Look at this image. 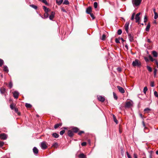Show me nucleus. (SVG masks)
<instances>
[{
  "label": "nucleus",
  "instance_id": "nucleus-1",
  "mask_svg": "<svg viewBox=\"0 0 158 158\" xmlns=\"http://www.w3.org/2000/svg\"><path fill=\"white\" fill-rule=\"evenodd\" d=\"M132 65L133 66L140 67L141 65V63L139 60L136 59L132 62Z\"/></svg>",
  "mask_w": 158,
  "mask_h": 158
},
{
  "label": "nucleus",
  "instance_id": "nucleus-2",
  "mask_svg": "<svg viewBox=\"0 0 158 158\" xmlns=\"http://www.w3.org/2000/svg\"><path fill=\"white\" fill-rule=\"evenodd\" d=\"M141 1H132V4L134 7L137 6L141 3Z\"/></svg>",
  "mask_w": 158,
  "mask_h": 158
},
{
  "label": "nucleus",
  "instance_id": "nucleus-3",
  "mask_svg": "<svg viewBox=\"0 0 158 158\" xmlns=\"http://www.w3.org/2000/svg\"><path fill=\"white\" fill-rule=\"evenodd\" d=\"M13 97L15 98H18L19 93L17 91H15L12 92Z\"/></svg>",
  "mask_w": 158,
  "mask_h": 158
},
{
  "label": "nucleus",
  "instance_id": "nucleus-4",
  "mask_svg": "<svg viewBox=\"0 0 158 158\" xmlns=\"http://www.w3.org/2000/svg\"><path fill=\"white\" fill-rule=\"evenodd\" d=\"M132 105V103L131 102H126L125 107V108H129Z\"/></svg>",
  "mask_w": 158,
  "mask_h": 158
},
{
  "label": "nucleus",
  "instance_id": "nucleus-5",
  "mask_svg": "<svg viewBox=\"0 0 158 158\" xmlns=\"http://www.w3.org/2000/svg\"><path fill=\"white\" fill-rule=\"evenodd\" d=\"M7 138V135L5 133L0 134V138L3 140L6 139Z\"/></svg>",
  "mask_w": 158,
  "mask_h": 158
},
{
  "label": "nucleus",
  "instance_id": "nucleus-6",
  "mask_svg": "<svg viewBox=\"0 0 158 158\" xmlns=\"http://www.w3.org/2000/svg\"><path fill=\"white\" fill-rule=\"evenodd\" d=\"M40 146L42 149H45L47 148V146L45 142H42L41 143Z\"/></svg>",
  "mask_w": 158,
  "mask_h": 158
},
{
  "label": "nucleus",
  "instance_id": "nucleus-7",
  "mask_svg": "<svg viewBox=\"0 0 158 158\" xmlns=\"http://www.w3.org/2000/svg\"><path fill=\"white\" fill-rule=\"evenodd\" d=\"M98 100L101 102H104L105 101V98L101 96H97Z\"/></svg>",
  "mask_w": 158,
  "mask_h": 158
},
{
  "label": "nucleus",
  "instance_id": "nucleus-8",
  "mask_svg": "<svg viewBox=\"0 0 158 158\" xmlns=\"http://www.w3.org/2000/svg\"><path fill=\"white\" fill-rule=\"evenodd\" d=\"M117 88L118 89L120 93H122V94L124 93L125 90L124 89H123V88L122 87L119 86H117Z\"/></svg>",
  "mask_w": 158,
  "mask_h": 158
},
{
  "label": "nucleus",
  "instance_id": "nucleus-9",
  "mask_svg": "<svg viewBox=\"0 0 158 158\" xmlns=\"http://www.w3.org/2000/svg\"><path fill=\"white\" fill-rule=\"evenodd\" d=\"M129 23H128L127 22L125 25V29L127 33L128 32V29L129 27Z\"/></svg>",
  "mask_w": 158,
  "mask_h": 158
},
{
  "label": "nucleus",
  "instance_id": "nucleus-10",
  "mask_svg": "<svg viewBox=\"0 0 158 158\" xmlns=\"http://www.w3.org/2000/svg\"><path fill=\"white\" fill-rule=\"evenodd\" d=\"M55 13L53 11L51 12V15H50V16L49 17V18L51 20H52L53 19V18L54 17V15H55Z\"/></svg>",
  "mask_w": 158,
  "mask_h": 158
},
{
  "label": "nucleus",
  "instance_id": "nucleus-11",
  "mask_svg": "<svg viewBox=\"0 0 158 158\" xmlns=\"http://www.w3.org/2000/svg\"><path fill=\"white\" fill-rule=\"evenodd\" d=\"M39 15L42 18L44 19L48 18V17L49 14L48 13L45 12L44 15V17L42 16H41V15L40 14Z\"/></svg>",
  "mask_w": 158,
  "mask_h": 158
},
{
  "label": "nucleus",
  "instance_id": "nucleus-12",
  "mask_svg": "<svg viewBox=\"0 0 158 158\" xmlns=\"http://www.w3.org/2000/svg\"><path fill=\"white\" fill-rule=\"evenodd\" d=\"M68 134L70 137H72L73 135V133L71 130H69L68 131Z\"/></svg>",
  "mask_w": 158,
  "mask_h": 158
},
{
  "label": "nucleus",
  "instance_id": "nucleus-13",
  "mask_svg": "<svg viewBox=\"0 0 158 158\" xmlns=\"http://www.w3.org/2000/svg\"><path fill=\"white\" fill-rule=\"evenodd\" d=\"M91 11H92V8L91 7H88L87 9L86 10V13L89 14L91 13L90 12Z\"/></svg>",
  "mask_w": 158,
  "mask_h": 158
},
{
  "label": "nucleus",
  "instance_id": "nucleus-14",
  "mask_svg": "<svg viewBox=\"0 0 158 158\" xmlns=\"http://www.w3.org/2000/svg\"><path fill=\"white\" fill-rule=\"evenodd\" d=\"M43 9L44 10L45 12L48 13V12L50 11V9L47 8L45 6H43Z\"/></svg>",
  "mask_w": 158,
  "mask_h": 158
},
{
  "label": "nucleus",
  "instance_id": "nucleus-15",
  "mask_svg": "<svg viewBox=\"0 0 158 158\" xmlns=\"http://www.w3.org/2000/svg\"><path fill=\"white\" fill-rule=\"evenodd\" d=\"M33 152L35 154H37L38 152V150L36 147H34L33 149Z\"/></svg>",
  "mask_w": 158,
  "mask_h": 158
},
{
  "label": "nucleus",
  "instance_id": "nucleus-16",
  "mask_svg": "<svg viewBox=\"0 0 158 158\" xmlns=\"http://www.w3.org/2000/svg\"><path fill=\"white\" fill-rule=\"evenodd\" d=\"M135 22L138 23L139 24V20L140 18L139 17L135 16Z\"/></svg>",
  "mask_w": 158,
  "mask_h": 158
},
{
  "label": "nucleus",
  "instance_id": "nucleus-17",
  "mask_svg": "<svg viewBox=\"0 0 158 158\" xmlns=\"http://www.w3.org/2000/svg\"><path fill=\"white\" fill-rule=\"evenodd\" d=\"M128 37L130 41L132 42L133 40V36L131 35V34H129L128 35Z\"/></svg>",
  "mask_w": 158,
  "mask_h": 158
},
{
  "label": "nucleus",
  "instance_id": "nucleus-18",
  "mask_svg": "<svg viewBox=\"0 0 158 158\" xmlns=\"http://www.w3.org/2000/svg\"><path fill=\"white\" fill-rule=\"evenodd\" d=\"M0 91L2 94H4L6 92V89L4 88H2L0 89Z\"/></svg>",
  "mask_w": 158,
  "mask_h": 158
},
{
  "label": "nucleus",
  "instance_id": "nucleus-19",
  "mask_svg": "<svg viewBox=\"0 0 158 158\" xmlns=\"http://www.w3.org/2000/svg\"><path fill=\"white\" fill-rule=\"evenodd\" d=\"M150 27V23H149L148 24L147 26H146V27L145 28V30L146 31H148L149 30V29Z\"/></svg>",
  "mask_w": 158,
  "mask_h": 158
},
{
  "label": "nucleus",
  "instance_id": "nucleus-20",
  "mask_svg": "<svg viewBox=\"0 0 158 158\" xmlns=\"http://www.w3.org/2000/svg\"><path fill=\"white\" fill-rule=\"evenodd\" d=\"M3 70L6 72H8L9 70L8 68L6 66H4L3 67Z\"/></svg>",
  "mask_w": 158,
  "mask_h": 158
},
{
  "label": "nucleus",
  "instance_id": "nucleus-21",
  "mask_svg": "<svg viewBox=\"0 0 158 158\" xmlns=\"http://www.w3.org/2000/svg\"><path fill=\"white\" fill-rule=\"evenodd\" d=\"M152 54L153 56L155 57H156L157 56V53L156 51H153Z\"/></svg>",
  "mask_w": 158,
  "mask_h": 158
},
{
  "label": "nucleus",
  "instance_id": "nucleus-22",
  "mask_svg": "<svg viewBox=\"0 0 158 158\" xmlns=\"http://www.w3.org/2000/svg\"><path fill=\"white\" fill-rule=\"evenodd\" d=\"M52 135L53 136L56 138H58L59 136V135L56 133H53L52 134Z\"/></svg>",
  "mask_w": 158,
  "mask_h": 158
},
{
  "label": "nucleus",
  "instance_id": "nucleus-23",
  "mask_svg": "<svg viewBox=\"0 0 158 158\" xmlns=\"http://www.w3.org/2000/svg\"><path fill=\"white\" fill-rule=\"evenodd\" d=\"M25 106L27 108H31L32 107L31 105L27 103L25 104Z\"/></svg>",
  "mask_w": 158,
  "mask_h": 158
},
{
  "label": "nucleus",
  "instance_id": "nucleus-24",
  "mask_svg": "<svg viewBox=\"0 0 158 158\" xmlns=\"http://www.w3.org/2000/svg\"><path fill=\"white\" fill-rule=\"evenodd\" d=\"M8 87L10 89L11 88L13 87V83L12 81H10V82Z\"/></svg>",
  "mask_w": 158,
  "mask_h": 158
},
{
  "label": "nucleus",
  "instance_id": "nucleus-25",
  "mask_svg": "<svg viewBox=\"0 0 158 158\" xmlns=\"http://www.w3.org/2000/svg\"><path fill=\"white\" fill-rule=\"evenodd\" d=\"M80 158H85V156L83 153H81L79 156Z\"/></svg>",
  "mask_w": 158,
  "mask_h": 158
},
{
  "label": "nucleus",
  "instance_id": "nucleus-26",
  "mask_svg": "<svg viewBox=\"0 0 158 158\" xmlns=\"http://www.w3.org/2000/svg\"><path fill=\"white\" fill-rule=\"evenodd\" d=\"M151 110V109H149L148 108H147L145 109L144 110V111L145 113H148L150 110Z\"/></svg>",
  "mask_w": 158,
  "mask_h": 158
},
{
  "label": "nucleus",
  "instance_id": "nucleus-27",
  "mask_svg": "<svg viewBox=\"0 0 158 158\" xmlns=\"http://www.w3.org/2000/svg\"><path fill=\"white\" fill-rule=\"evenodd\" d=\"M30 6L31 7L34 8L35 10H36L37 8V7L35 5H34L31 4L30 5Z\"/></svg>",
  "mask_w": 158,
  "mask_h": 158
},
{
  "label": "nucleus",
  "instance_id": "nucleus-28",
  "mask_svg": "<svg viewBox=\"0 0 158 158\" xmlns=\"http://www.w3.org/2000/svg\"><path fill=\"white\" fill-rule=\"evenodd\" d=\"M72 129L73 130V131L75 133L77 132L78 130V129L77 128L75 127L73 128Z\"/></svg>",
  "mask_w": 158,
  "mask_h": 158
},
{
  "label": "nucleus",
  "instance_id": "nucleus-29",
  "mask_svg": "<svg viewBox=\"0 0 158 158\" xmlns=\"http://www.w3.org/2000/svg\"><path fill=\"white\" fill-rule=\"evenodd\" d=\"M142 123H143V127H144V131L146 132H148V131H146V130H147V127H145V124L144 122V121H143Z\"/></svg>",
  "mask_w": 158,
  "mask_h": 158
},
{
  "label": "nucleus",
  "instance_id": "nucleus-30",
  "mask_svg": "<svg viewBox=\"0 0 158 158\" xmlns=\"http://www.w3.org/2000/svg\"><path fill=\"white\" fill-rule=\"evenodd\" d=\"M147 68L148 70L150 72H151L152 71V68L151 67L149 66H147Z\"/></svg>",
  "mask_w": 158,
  "mask_h": 158
},
{
  "label": "nucleus",
  "instance_id": "nucleus-31",
  "mask_svg": "<svg viewBox=\"0 0 158 158\" xmlns=\"http://www.w3.org/2000/svg\"><path fill=\"white\" fill-rule=\"evenodd\" d=\"M61 124H56L54 126V128L55 129H56L58 128L60 126H61Z\"/></svg>",
  "mask_w": 158,
  "mask_h": 158
},
{
  "label": "nucleus",
  "instance_id": "nucleus-32",
  "mask_svg": "<svg viewBox=\"0 0 158 158\" xmlns=\"http://www.w3.org/2000/svg\"><path fill=\"white\" fill-rule=\"evenodd\" d=\"M147 90H148L147 87L146 86L144 88L143 90V93L145 94H146Z\"/></svg>",
  "mask_w": 158,
  "mask_h": 158
},
{
  "label": "nucleus",
  "instance_id": "nucleus-33",
  "mask_svg": "<svg viewBox=\"0 0 158 158\" xmlns=\"http://www.w3.org/2000/svg\"><path fill=\"white\" fill-rule=\"evenodd\" d=\"M135 15V13H133L131 15V20H133L134 19V17Z\"/></svg>",
  "mask_w": 158,
  "mask_h": 158
},
{
  "label": "nucleus",
  "instance_id": "nucleus-34",
  "mask_svg": "<svg viewBox=\"0 0 158 158\" xmlns=\"http://www.w3.org/2000/svg\"><path fill=\"white\" fill-rule=\"evenodd\" d=\"M56 3L59 5L62 3L63 1H56Z\"/></svg>",
  "mask_w": 158,
  "mask_h": 158
},
{
  "label": "nucleus",
  "instance_id": "nucleus-35",
  "mask_svg": "<svg viewBox=\"0 0 158 158\" xmlns=\"http://www.w3.org/2000/svg\"><path fill=\"white\" fill-rule=\"evenodd\" d=\"M113 118L114 120V122L116 123L117 124L118 123V121L116 119V117H115L114 115H113Z\"/></svg>",
  "mask_w": 158,
  "mask_h": 158
},
{
  "label": "nucleus",
  "instance_id": "nucleus-36",
  "mask_svg": "<svg viewBox=\"0 0 158 158\" xmlns=\"http://www.w3.org/2000/svg\"><path fill=\"white\" fill-rule=\"evenodd\" d=\"M46 5L49 6L50 4L47 2V1H42Z\"/></svg>",
  "mask_w": 158,
  "mask_h": 158
},
{
  "label": "nucleus",
  "instance_id": "nucleus-37",
  "mask_svg": "<svg viewBox=\"0 0 158 158\" xmlns=\"http://www.w3.org/2000/svg\"><path fill=\"white\" fill-rule=\"evenodd\" d=\"M10 107L12 110H14L15 108V105L13 104H11L10 105Z\"/></svg>",
  "mask_w": 158,
  "mask_h": 158
},
{
  "label": "nucleus",
  "instance_id": "nucleus-38",
  "mask_svg": "<svg viewBox=\"0 0 158 158\" xmlns=\"http://www.w3.org/2000/svg\"><path fill=\"white\" fill-rule=\"evenodd\" d=\"M3 60H2L0 59V67L2 66V65L3 64Z\"/></svg>",
  "mask_w": 158,
  "mask_h": 158
},
{
  "label": "nucleus",
  "instance_id": "nucleus-39",
  "mask_svg": "<svg viewBox=\"0 0 158 158\" xmlns=\"http://www.w3.org/2000/svg\"><path fill=\"white\" fill-rule=\"evenodd\" d=\"M106 38V36L105 34H104L103 35L101 39L102 40H105Z\"/></svg>",
  "mask_w": 158,
  "mask_h": 158
},
{
  "label": "nucleus",
  "instance_id": "nucleus-40",
  "mask_svg": "<svg viewBox=\"0 0 158 158\" xmlns=\"http://www.w3.org/2000/svg\"><path fill=\"white\" fill-rule=\"evenodd\" d=\"M14 109L15 110V111L16 113H17L18 115H20V113L18 112V109H17V108H15Z\"/></svg>",
  "mask_w": 158,
  "mask_h": 158
},
{
  "label": "nucleus",
  "instance_id": "nucleus-41",
  "mask_svg": "<svg viewBox=\"0 0 158 158\" xmlns=\"http://www.w3.org/2000/svg\"><path fill=\"white\" fill-rule=\"evenodd\" d=\"M155 15L154 18L155 19H156L158 17V15L157 12H155Z\"/></svg>",
  "mask_w": 158,
  "mask_h": 158
},
{
  "label": "nucleus",
  "instance_id": "nucleus-42",
  "mask_svg": "<svg viewBox=\"0 0 158 158\" xmlns=\"http://www.w3.org/2000/svg\"><path fill=\"white\" fill-rule=\"evenodd\" d=\"M157 72V69H155L154 71V76L155 77H156V74Z\"/></svg>",
  "mask_w": 158,
  "mask_h": 158
},
{
  "label": "nucleus",
  "instance_id": "nucleus-43",
  "mask_svg": "<svg viewBox=\"0 0 158 158\" xmlns=\"http://www.w3.org/2000/svg\"><path fill=\"white\" fill-rule=\"evenodd\" d=\"M149 58L150 59V60L152 61H153L154 60H155V59H154L152 57V56H149Z\"/></svg>",
  "mask_w": 158,
  "mask_h": 158
},
{
  "label": "nucleus",
  "instance_id": "nucleus-44",
  "mask_svg": "<svg viewBox=\"0 0 158 158\" xmlns=\"http://www.w3.org/2000/svg\"><path fill=\"white\" fill-rule=\"evenodd\" d=\"M113 96H114V98L116 100H117V98H118V97H117V95H116V94L114 92H113Z\"/></svg>",
  "mask_w": 158,
  "mask_h": 158
},
{
  "label": "nucleus",
  "instance_id": "nucleus-45",
  "mask_svg": "<svg viewBox=\"0 0 158 158\" xmlns=\"http://www.w3.org/2000/svg\"><path fill=\"white\" fill-rule=\"evenodd\" d=\"M122 33V31L121 29H119L117 31V33L118 35H121Z\"/></svg>",
  "mask_w": 158,
  "mask_h": 158
},
{
  "label": "nucleus",
  "instance_id": "nucleus-46",
  "mask_svg": "<svg viewBox=\"0 0 158 158\" xmlns=\"http://www.w3.org/2000/svg\"><path fill=\"white\" fill-rule=\"evenodd\" d=\"M63 4L68 5L69 4V2L68 1H64V2H63Z\"/></svg>",
  "mask_w": 158,
  "mask_h": 158
},
{
  "label": "nucleus",
  "instance_id": "nucleus-47",
  "mask_svg": "<svg viewBox=\"0 0 158 158\" xmlns=\"http://www.w3.org/2000/svg\"><path fill=\"white\" fill-rule=\"evenodd\" d=\"M120 39V38H116L115 39V42L117 43H120L119 40Z\"/></svg>",
  "mask_w": 158,
  "mask_h": 158
},
{
  "label": "nucleus",
  "instance_id": "nucleus-48",
  "mask_svg": "<svg viewBox=\"0 0 158 158\" xmlns=\"http://www.w3.org/2000/svg\"><path fill=\"white\" fill-rule=\"evenodd\" d=\"M98 3L97 2H94V6L95 8H96L97 7Z\"/></svg>",
  "mask_w": 158,
  "mask_h": 158
},
{
  "label": "nucleus",
  "instance_id": "nucleus-49",
  "mask_svg": "<svg viewBox=\"0 0 158 158\" xmlns=\"http://www.w3.org/2000/svg\"><path fill=\"white\" fill-rule=\"evenodd\" d=\"M65 132V131L64 130H62L60 132V134L61 135H62Z\"/></svg>",
  "mask_w": 158,
  "mask_h": 158
},
{
  "label": "nucleus",
  "instance_id": "nucleus-50",
  "mask_svg": "<svg viewBox=\"0 0 158 158\" xmlns=\"http://www.w3.org/2000/svg\"><path fill=\"white\" fill-rule=\"evenodd\" d=\"M53 146L55 148H57L58 147V144L57 143H55L53 145Z\"/></svg>",
  "mask_w": 158,
  "mask_h": 158
},
{
  "label": "nucleus",
  "instance_id": "nucleus-51",
  "mask_svg": "<svg viewBox=\"0 0 158 158\" xmlns=\"http://www.w3.org/2000/svg\"><path fill=\"white\" fill-rule=\"evenodd\" d=\"M89 14L90 15L91 17H92V19H94L95 18V17H94V16L93 14L90 13Z\"/></svg>",
  "mask_w": 158,
  "mask_h": 158
},
{
  "label": "nucleus",
  "instance_id": "nucleus-52",
  "mask_svg": "<svg viewBox=\"0 0 158 158\" xmlns=\"http://www.w3.org/2000/svg\"><path fill=\"white\" fill-rule=\"evenodd\" d=\"M154 95L155 96V97H158V94L156 91H155L154 92Z\"/></svg>",
  "mask_w": 158,
  "mask_h": 158
},
{
  "label": "nucleus",
  "instance_id": "nucleus-53",
  "mask_svg": "<svg viewBox=\"0 0 158 158\" xmlns=\"http://www.w3.org/2000/svg\"><path fill=\"white\" fill-rule=\"evenodd\" d=\"M126 154L128 158H132L131 156L129 155L127 152Z\"/></svg>",
  "mask_w": 158,
  "mask_h": 158
},
{
  "label": "nucleus",
  "instance_id": "nucleus-54",
  "mask_svg": "<svg viewBox=\"0 0 158 158\" xmlns=\"http://www.w3.org/2000/svg\"><path fill=\"white\" fill-rule=\"evenodd\" d=\"M147 21V18L146 15H145L144 19V22L146 23Z\"/></svg>",
  "mask_w": 158,
  "mask_h": 158
},
{
  "label": "nucleus",
  "instance_id": "nucleus-55",
  "mask_svg": "<svg viewBox=\"0 0 158 158\" xmlns=\"http://www.w3.org/2000/svg\"><path fill=\"white\" fill-rule=\"evenodd\" d=\"M86 143L85 142H82L81 144V145L82 146H85L86 145Z\"/></svg>",
  "mask_w": 158,
  "mask_h": 158
},
{
  "label": "nucleus",
  "instance_id": "nucleus-56",
  "mask_svg": "<svg viewBox=\"0 0 158 158\" xmlns=\"http://www.w3.org/2000/svg\"><path fill=\"white\" fill-rule=\"evenodd\" d=\"M84 133V131H80L78 133V134L79 135H81L82 134V133Z\"/></svg>",
  "mask_w": 158,
  "mask_h": 158
},
{
  "label": "nucleus",
  "instance_id": "nucleus-57",
  "mask_svg": "<svg viewBox=\"0 0 158 158\" xmlns=\"http://www.w3.org/2000/svg\"><path fill=\"white\" fill-rule=\"evenodd\" d=\"M4 143L0 141V146L2 147L4 145Z\"/></svg>",
  "mask_w": 158,
  "mask_h": 158
},
{
  "label": "nucleus",
  "instance_id": "nucleus-58",
  "mask_svg": "<svg viewBox=\"0 0 158 158\" xmlns=\"http://www.w3.org/2000/svg\"><path fill=\"white\" fill-rule=\"evenodd\" d=\"M144 59L146 62H148L149 61V59L147 57H145Z\"/></svg>",
  "mask_w": 158,
  "mask_h": 158
},
{
  "label": "nucleus",
  "instance_id": "nucleus-59",
  "mask_svg": "<svg viewBox=\"0 0 158 158\" xmlns=\"http://www.w3.org/2000/svg\"><path fill=\"white\" fill-rule=\"evenodd\" d=\"M150 85L151 87H153L154 86V83L153 82H151Z\"/></svg>",
  "mask_w": 158,
  "mask_h": 158
},
{
  "label": "nucleus",
  "instance_id": "nucleus-60",
  "mask_svg": "<svg viewBox=\"0 0 158 158\" xmlns=\"http://www.w3.org/2000/svg\"><path fill=\"white\" fill-rule=\"evenodd\" d=\"M117 70L120 72L121 71V69L120 67H118L117 68Z\"/></svg>",
  "mask_w": 158,
  "mask_h": 158
},
{
  "label": "nucleus",
  "instance_id": "nucleus-61",
  "mask_svg": "<svg viewBox=\"0 0 158 158\" xmlns=\"http://www.w3.org/2000/svg\"><path fill=\"white\" fill-rule=\"evenodd\" d=\"M61 10L63 12H66V10L65 9H64V8H61Z\"/></svg>",
  "mask_w": 158,
  "mask_h": 158
},
{
  "label": "nucleus",
  "instance_id": "nucleus-62",
  "mask_svg": "<svg viewBox=\"0 0 158 158\" xmlns=\"http://www.w3.org/2000/svg\"><path fill=\"white\" fill-rule=\"evenodd\" d=\"M155 63L157 65V68H158V62L156 60H155Z\"/></svg>",
  "mask_w": 158,
  "mask_h": 158
},
{
  "label": "nucleus",
  "instance_id": "nucleus-63",
  "mask_svg": "<svg viewBox=\"0 0 158 158\" xmlns=\"http://www.w3.org/2000/svg\"><path fill=\"white\" fill-rule=\"evenodd\" d=\"M140 14V13H138L135 15V16L139 17V15Z\"/></svg>",
  "mask_w": 158,
  "mask_h": 158
},
{
  "label": "nucleus",
  "instance_id": "nucleus-64",
  "mask_svg": "<svg viewBox=\"0 0 158 158\" xmlns=\"http://www.w3.org/2000/svg\"><path fill=\"white\" fill-rule=\"evenodd\" d=\"M134 155L135 158H137V155L135 154H134Z\"/></svg>",
  "mask_w": 158,
  "mask_h": 158
}]
</instances>
